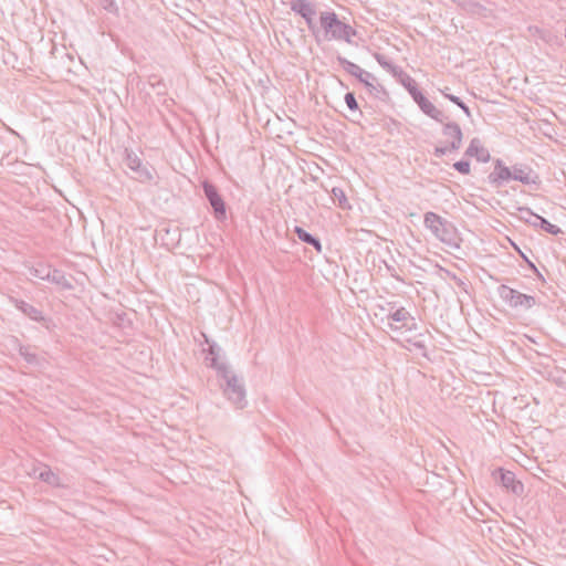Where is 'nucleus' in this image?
I'll use <instances>...</instances> for the list:
<instances>
[{"mask_svg": "<svg viewBox=\"0 0 566 566\" xmlns=\"http://www.w3.org/2000/svg\"><path fill=\"white\" fill-rule=\"evenodd\" d=\"M196 340L202 345L203 343L207 345V347H202L201 349V354H211V355H214V354H218L220 348L219 346L214 343V342H211L208 336L200 332L199 333V336L196 337Z\"/></svg>", "mask_w": 566, "mask_h": 566, "instance_id": "18", "label": "nucleus"}, {"mask_svg": "<svg viewBox=\"0 0 566 566\" xmlns=\"http://www.w3.org/2000/svg\"><path fill=\"white\" fill-rule=\"evenodd\" d=\"M156 83H153V88L155 93L159 96H165L167 94V85L160 77H155Z\"/></svg>", "mask_w": 566, "mask_h": 566, "instance_id": "22", "label": "nucleus"}, {"mask_svg": "<svg viewBox=\"0 0 566 566\" xmlns=\"http://www.w3.org/2000/svg\"><path fill=\"white\" fill-rule=\"evenodd\" d=\"M202 190L213 210L216 219L219 221L224 220L227 217L226 202L216 186L206 180L202 182Z\"/></svg>", "mask_w": 566, "mask_h": 566, "instance_id": "4", "label": "nucleus"}, {"mask_svg": "<svg viewBox=\"0 0 566 566\" xmlns=\"http://www.w3.org/2000/svg\"><path fill=\"white\" fill-rule=\"evenodd\" d=\"M206 359L209 360L207 365L217 373L218 385L224 398L233 405L235 409L245 408L248 400L243 378L234 371L230 364L221 359L220 356H211L210 358L206 356Z\"/></svg>", "mask_w": 566, "mask_h": 566, "instance_id": "1", "label": "nucleus"}, {"mask_svg": "<svg viewBox=\"0 0 566 566\" xmlns=\"http://www.w3.org/2000/svg\"><path fill=\"white\" fill-rule=\"evenodd\" d=\"M541 221H542V224H543L545 231H547L548 233L558 234L560 232V229L558 227L549 223L547 220L541 218Z\"/></svg>", "mask_w": 566, "mask_h": 566, "instance_id": "24", "label": "nucleus"}, {"mask_svg": "<svg viewBox=\"0 0 566 566\" xmlns=\"http://www.w3.org/2000/svg\"><path fill=\"white\" fill-rule=\"evenodd\" d=\"M409 317L410 315L405 308H399L390 315V326L395 329L401 328L406 325Z\"/></svg>", "mask_w": 566, "mask_h": 566, "instance_id": "16", "label": "nucleus"}, {"mask_svg": "<svg viewBox=\"0 0 566 566\" xmlns=\"http://www.w3.org/2000/svg\"><path fill=\"white\" fill-rule=\"evenodd\" d=\"M38 478L52 486L62 485L60 476L46 465L39 472Z\"/></svg>", "mask_w": 566, "mask_h": 566, "instance_id": "17", "label": "nucleus"}, {"mask_svg": "<svg viewBox=\"0 0 566 566\" xmlns=\"http://www.w3.org/2000/svg\"><path fill=\"white\" fill-rule=\"evenodd\" d=\"M493 182L509 181L513 178V171L506 167L502 161L496 160L494 164V170L490 176Z\"/></svg>", "mask_w": 566, "mask_h": 566, "instance_id": "13", "label": "nucleus"}, {"mask_svg": "<svg viewBox=\"0 0 566 566\" xmlns=\"http://www.w3.org/2000/svg\"><path fill=\"white\" fill-rule=\"evenodd\" d=\"M291 10L300 14L306 22L308 30L319 41L318 24L315 22L316 9L315 4L307 0H293L291 2Z\"/></svg>", "mask_w": 566, "mask_h": 566, "instance_id": "3", "label": "nucleus"}, {"mask_svg": "<svg viewBox=\"0 0 566 566\" xmlns=\"http://www.w3.org/2000/svg\"><path fill=\"white\" fill-rule=\"evenodd\" d=\"M415 101L419 104L421 109L428 114L429 116L433 118H438L440 115V112L436 108V106L428 101L420 92H418L416 88L410 90Z\"/></svg>", "mask_w": 566, "mask_h": 566, "instance_id": "11", "label": "nucleus"}, {"mask_svg": "<svg viewBox=\"0 0 566 566\" xmlns=\"http://www.w3.org/2000/svg\"><path fill=\"white\" fill-rule=\"evenodd\" d=\"M339 62L344 65V69L349 73L350 75H354V63L350 61H347L345 59L339 57Z\"/></svg>", "mask_w": 566, "mask_h": 566, "instance_id": "26", "label": "nucleus"}, {"mask_svg": "<svg viewBox=\"0 0 566 566\" xmlns=\"http://www.w3.org/2000/svg\"><path fill=\"white\" fill-rule=\"evenodd\" d=\"M124 164L126 167L135 174V178L140 182H148L153 180L154 176L146 165L143 164L142 159L132 150H125Z\"/></svg>", "mask_w": 566, "mask_h": 566, "instance_id": "5", "label": "nucleus"}, {"mask_svg": "<svg viewBox=\"0 0 566 566\" xmlns=\"http://www.w3.org/2000/svg\"><path fill=\"white\" fill-rule=\"evenodd\" d=\"M24 357L27 358V361H28V363H32V361H34V360H35V358H36V356H34V355H31V356H24Z\"/></svg>", "mask_w": 566, "mask_h": 566, "instance_id": "30", "label": "nucleus"}, {"mask_svg": "<svg viewBox=\"0 0 566 566\" xmlns=\"http://www.w3.org/2000/svg\"><path fill=\"white\" fill-rule=\"evenodd\" d=\"M155 77H158V76H157V75H150V76L148 77V83H149V85H150L151 87H153V83H156Z\"/></svg>", "mask_w": 566, "mask_h": 566, "instance_id": "29", "label": "nucleus"}, {"mask_svg": "<svg viewBox=\"0 0 566 566\" xmlns=\"http://www.w3.org/2000/svg\"><path fill=\"white\" fill-rule=\"evenodd\" d=\"M442 137L443 139L437 147V153L440 155L458 149L462 140V133L455 125L447 126L442 133Z\"/></svg>", "mask_w": 566, "mask_h": 566, "instance_id": "6", "label": "nucleus"}, {"mask_svg": "<svg viewBox=\"0 0 566 566\" xmlns=\"http://www.w3.org/2000/svg\"><path fill=\"white\" fill-rule=\"evenodd\" d=\"M513 171V178L514 180H520L524 184H530L532 181L530 172L525 171L522 168H515Z\"/></svg>", "mask_w": 566, "mask_h": 566, "instance_id": "21", "label": "nucleus"}, {"mask_svg": "<svg viewBox=\"0 0 566 566\" xmlns=\"http://www.w3.org/2000/svg\"><path fill=\"white\" fill-rule=\"evenodd\" d=\"M510 304L515 307L530 308L535 305V298L531 295L511 291L509 296Z\"/></svg>", "mask_w": 566, "mask_h": 566, "instance_id": "12", "label": "nucleus"}, {"mask_svg": "<svg viewBox=\"0 0 566 566\" xmlns=\"http://www.w3.org/2000/svg\"><path fill=\"white\" fill-rule=\"evenodd\" d=\"M465 155L475 158L479 163H488L491 159L489 150L479 139L471 140Z\"/></svg>", "mask_w": 566, "mask_h": 566, "instance_id": "10", "label": "nucleus"}, {"mask_svg": "<svg viewBox=\"0 0 566 566\" xmlns=\"http://www.w3.org/2000/svg\"><path fill=\"white\" fill-rule=\"evenodd\" d=\"M50 266L39 263L29 268V274L33 277L46 281L49 277Z\"/></svg>", "mask_w": 566, "mask_h": 566, "instance_id": "20", "label": "nucleus"}, {"mask_svg": "<svg viewBox=\"0 0 566 566\" xmlns=\"http://www.w3.org/2000/svg\"><path fill=\"white\" fill-rule=\"evenodd\" d=\"M9 302L31 321L41 323L46 328L49 327L50 319L44 316L40 308L14 296H9Z\"/></svg>", "mask_w": 566, "mask_h": 566, "instance_id": "7", "label": "nucleus"}, {"mask_svg": "<svg viewBox=\"0 0 566 566\" xmlns=\"http://www.w3.org/2000/svg\"><path fill=\"white\" fill-rule=\"evenodd\" d=\"M101 6L104 10L111 13H116L118 10L114 0H101Z\"/></svg>", "mask_w": 566, "mask_h": 566, "instance_id": "23", "label": "nucleus"}, {"mask_svg": "<svg viewBox=\"0 0 566 566\" xmlns=\"http://www.w3.org/2000/svg\"><path fill=\"white\" fill-rule=\"evenodd\" d=\"M426 226L434 232L442 241H448L451 233V227L438 214L428 212L424 216Z\"/></svg>", "mask_w": 566, "mask_h": 566, "instance_id": "8", "label": "nucleus"}, {"mask_svg": "<svg viewBox=\"0 0 566 566\" xmlns=\"http://www.w3.org/2000/svg\"><path fill=\"white\" fill-rule=\"evenodd\" d=\"M46 281L51 282L53 284L60 285L64 289H69V290L72 289V284L66 279L65 274L57 269L50 268L49 277Z\"/></svg>", "mask_w": 566, "mask_h": 566, "instance_id": "15", "label": "nucleus"}, {"mask_svg": "<svg viewBox=\"0 0 566 566\" xmlns=\"http://www.w3.org/2000/svg\"><path fill=\"white\" fill-rule=\"evenodd\" d=\"M447 97L452 101L453 103H455L457 105H459L461 108H463L467 113L469 112L468 111V107H465L463 105V103L457 97V96H453V95H447Z\"/></svg>", "mask_w": 566, "mask_h": 566, "instance_id": "28", "label": "nucleus"}, {"mask_svg": "<svg viewBox=\"0 0 566 566\" xmlns=\"http://www.w3.org/2000/svg\"><path fill=\"white\" fill-rule=\"evenodd\" d=\"M332 198L334 201H337L338 207H340L342 209H350L352 208V206L345 195V191L340 187H333Z\"/></svg>", "mask_w": 566, "mask_h": 566, "instance_id": "19", "label": "nucleus"}, {"mask_svg": "<svg viewBox=\"0 0 566 566\" xmlns=\"http://www.w3.org/2000/svg\"><path fill=\"white\" fill-rule=\"evenodd\" d=\"M499 474L500 482L503 488L512 492L515 495H522L524 492V485L521 481H517L515 474L512 471L499 469L494 472L496 476Z\"/></svg>", "mask_w": 566, "mask_h": 566, "instance_id": "9", "label": "nucleus"}, {"mask_svg": "<svg viewBox=\"0 0 566 566\" xmlns=\"http://www.w3.org/2000/svg\"><path fill=\"white\" fill-rule=\"evenodd\" d=\"M319 41H345L350 43L354 30L349 24L344 23L333 11L321 12L319 15Z\"/></svg>", "mask_w": 566, "mask_h": 566, "instance_id": "2", "label": "nucleus"}, {"mask_svg": "<svg viewBox=\"0 0 566 566\" xmlns=\"http://www.w3.org/2000/svg\"><path fill=\"white\" fill-rule=\"evenodd\" d=\"M294 233L297 235L300 241L312 245L317 252H322L323 247L321 240L317 237L313 235L298 226L294 227Z\"/></svg>", "mask_w": 566, "mask_h": 566, "instance_id": "14", "label": "nucleus"}, {"mask_svg": "<svg viewBox=\"0 0 566 566\" xmlns=\"http://www.w3.org/2000/svg\"><path fill=\"white\" fill-rule=\"evenodd\" d=\"M345 102L349 111L354 112V91L346 93Z\"/></svg>", "mask_w": 566, "mask_h": 566, "instance_id": "27", "label": "nucleus"}, {"mask_svg": "<svg viewBox=\"0 0 566 566\" xmlns=\"http://www.w3.org/2000/svg\"><path fill=\"white\" fill-rule=\"evenodd\" d=\"M453 166L459 172L464 175H468L471 171L470 164L468 161H458Z\"/></svg>", "mask_w": 566, "mask_h": 566, "instance_id": "25", "label": "nucleus"}]
</instances>
